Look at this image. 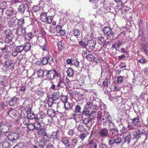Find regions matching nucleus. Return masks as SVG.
Returning a JSON list of instances; mask_svg holds the SVG:
<instances>
[{
	"label": "nucleus",
	"instance_id": "bf43d9fd",
	"mask_svg": "<svg viewBox=\"0 0 148 148\" xmlns=\"http://www.w3.org/2000/svg\"><path fill=\"white\" fill-rule=\"evenodd\" d=\"M104 41V38L103 36H101L98 38V42L99 44L101 45Z\"/></svg>",
	"mask_w": 148,
	"mask_h": 148
},
{
	"label": "nucleus",
	"instance_id": "9d476101",
	"mask_svg": "<svg viewBox=\"0 0 148 148\" xmlns=\"http://www.w3.org/2000/svg\"><path fill=\"white\" fill-rule=\"evenodd\" d=\"M60 97L61 100L57 104V107L58 108L60 107V104L62 105L63 103L67 101L68 97L67 96L61 95Z\"/></svg>",
	"mask_w": 148,
	"mask_h": 148
},
{
	"label": "nucleus",
	"instance_id": "f704fd0d",
	"mask_svg": "<svg viewBox=\"0 0 148 148\" xmlns=\"http://www.w3.org/2000/svg\"><path fill=\"white\" fill-rule=\"evenodd\" d=\"M69 138L66 136H64L62 138L61 142L65 145H67L69 142Z\"/></svg>",
	"mask_w": 148,
	"mask_h": 148
},
{
	"label": "nucleus",
	"instance_id": "f03ea898",
	"mask_svg": "<svg viewBox=\"0 0 148 148\" xmlns=\"http://www.w3.org/2000/svg\"><path fill=\"white\" fill-rule=\"evenodd\" d=\"M12 130V125L7 123L0 124V131L5 134L10 132Z\"/></svg>",
	"mask_w": 148,
	"mask_h": 148
},
{
	"label": "nucleus",
	"instance_id": "c9c22d12",
	"mask_svg": "<svg viewBox=\"0 0 148 148\" xmlns=\"http://www.w3.org/2000/svg\"><path fill=\"white\" fill-rule=\"evenodd\" d=\"M143 133L140 130H139L137 131H135L133 133V136L136 138L140 135Z\"/></svg>",
	"mask_w": 148,
	"mask_h": 148
},
{
	"label": "nucleus",
	"instance_id": "4d7b16f0",
	"mask_svg": "<svg viewBox=\"0 0 148 148\" xmlns=\"http://www.w3.org/2000/svg\"><path fill=\"white\" fill-rule=\"evenodd\" d=\"M87 136V134L85 133H82L80 134L79 137V139H81L82 140H83Z\"/></svg>",
	"mask_w": 148,
	"mask_h": 148
},
{
	"label": "nucleus",
	"instance_id": "ddd939ff",
	"mask_svg": "<svg viewBox=\"0 0 148 148\" xmlns=\"http://www.w3.org/2000/svg\"><path fill=\"white\" fill-rule=\"evenodd\" d=\"M77 143V141L75 139H73L67 144L66 148H74Z\"/></svg>",
	"mask_w": 148,
	"mask_h": 148
},
{
	"label": "nucleus",
	"instance_id": "864d4df0",
	"mask_svg": "<svg viewBox=\"0 0 148 148\" xmlns=\"http://www.w3.org/2000/svg\"><path fill=\"white\" fill-rule=\"evenodd\" d=\"M64 81L61 79H60L57 85V88H59V87L60 88V87H63L64 86Z\"/></svg>",
	"mask_w": 148,
	"mask_h": 148
},
{
	"label": "nucleus",
	"instance_id": "603ef678",
	"mask_svg": "<svg viewBox=\"0 0 148 148\" xmlns=\"http://www.w3.org/2000/svg\"><path fill=\"white\" fill-rule=\"evenodd\" d=\"M131 135L130 134L127 135L125 138V142H127L129 144L131 140Z\"/></svg>",
	"mask_w": 148,
	"mask_h": 148
},
{
	"label": "nucleus",
	"instance_id": "bb28decb",
	"mask_svg": "<svg viewBox=\"0 0 148 148\" xmlns=\"http://www.w3.org/2000/svg\"><path fill=\"white\" fill-rule=\"evenodd\" d=\"M31 48V44L30 42H27L25 43V44L23 46L24 50L26 52L29 51Z\"/></svg>",
	"mask_w": 148,
	"mask_h": 148
},
{
	"label": "nucleus",
	"instance_id": "c03bdc74",
	"mask_svg": "<svg viewBox=\"0 0 148 148\" xmlns=\"http://www.w3.org/2000/svg\"><path fill=\"white\" fill-rule=\"evenodd\" d=\"M140 45L143 50V52L146 54H147V46L144 44L142 43L140 44Z\"/></svg>",
	"mask_w": 148,
	"mask_h": 148
},
{
	"label": "nucleus",
	"instance_id": "0eeeda50",
	"mask_svg": "<svg viewBox=\"0 0 148 148\" xmlns=\"http://www.w3.org/2000/svg\"><path fill=\"white\" fill-rule=\"evenodd\" d=\"M122 139L121 138L118 137L116 138L111 137L109 140L108 144L110 145H112L115 144L118 145L121 142Z\"/></svg>",
	"mask_w": 148,
	"mask_h": 148
},
{
	"label": "nucleus",
	"instance_id": "f8f14e48",
	"mask_svg": "<svg viewBox=\"0 0 148 148\" xmlns=\"http://www.w3.org/2000/svg\"><path fill=\"white\" fill-rule=\"evenodd\" d=\"M8 114L12 117L14 116L16 117L19 115L18 111L16 108L12 109L10 110Z\"/></svg>",
	"mask_w": 148,
	"mask_h": 148
},
{
	"label": "nucleus",
	"instance_id": "8fccbe9b",
	"mask_svg": "<svg viewBox=\"0 0 148 148\" xmlns=\"http://www.w3.org/2000/svg\"><path fill=\"white\" fill-rule=\"evenodd\" d=\"M73 34L75 36L77 37L80 35V32L79 29H75L73 31Z\"/></svg>",
	"mask_w": 148,
	"mask_h": 148
},
{
	"label": "nucleus",
	"instance_id": "09e8293b",
	"mask_svg": "<svg viewBox=\"0 0 148 148\" xmlns=\"http://www.w3.org/2000/svg\"><path fill=\"white\" fill-rule=\"evenodd\" d=\"M97 112L95 111H92L90 114L89 118L91 119V120L93 119L95 117V116L96 115Z\"/></svg>",
	"mask_w": 148,
	"mask_h": 148
},
{
	"label": "nucleus",
	"instance_id": "cd10ccee",
	"mask_svg": "<svg viewBox=\"0 0 148 148\" xmlns=\"http://www.w3.org/2000/svg\"><path fill=\"white\" fill-rule=\"evenodd\" d=\"M25 32V29L20 27L16 30V33L19 36L23 35Z\"/></svg>",
	"mask_w": 148,
	"mask_h": 148
},
{
	"label": "nucleus",
	"instance_id": "e2e57ef3",
	"mask_svg": "<svg viewBox=\"0 0 148 148\" xmlns=\"http://www.w3.org/2000/svg\"><path fill=\"white\" fill-rule=\"evenodd\" d=\"M147 62V60L145 58H143V57L141 59L139 60L138 61V62L140 63L143 64L146 63Z\"/></svg>",
	"mask_w": 148,
	"mask_h": 148
},
{
	"label": "nucleus",
	"instance_id": "473e14b6",
	"mask_svg": "<svg viewBox=\"0 0 148 148\" xmlns=\"http://www.w3.org/2000/svg\"><path fill=\"white\" fill-rule=\"evenodd\" d=\"M25 37L26 40L29 41H30L32 38L33 37H34V36L32 34V32H29L25 34Z\"/></svg>",
	"mask_w": 148,
	"mask_h": 148
},
{
	"label": "nucleus",
	"instance_id": "2f4dec72",
	"mask_svg": "<svg viewBox=\"0 0 148 148\" xmlns=\"http://www.w3.org/2000/svg\"><path fill=\"white\" fill-rule=\"evenodd\" d=\"M34 130H38L43 126L41 125V123L38 122L36 121L34 123Z\"/></svg>",
	"mask_w": 148,
	"mask_h": 148
},
{
	"label": "nucleus",
	"instance_id": "39448f33",
	"mask_svg": "<svg viewBox=\"0 0 148 148\" xmlns=\"http://www.w3.org/2000/svg\"><path fill=\"white\" fill-rule=\"evenodd\" d=\"M81 108L80 106L77 105L76 106L74 110L75 114L73 115L74 116V118L76 121L78 122L81 120V118L78 117L80 116L78 114H80L81 113Z\"/></svg>",
	"mask_w": 148,
	"mask_h": 148
},
{
	"label": "nucleus",
	"instance_id": "e433bc0d",
	"mask_svg": "<svg viewBox=\"0 0 148 148\" xmlns=\"http://www.w3.org/2000/svg\"><path fill=\"white\" fill-rule=\"evenodd\" d=\"M63 104H64L65 109L66 110H68L70 109H72V107L71 106L70 103L68 102H66L63 103Z\"/></svg>",
	"mask_w": 148,
	"mask_h": 148
},
{
	"label": "nucleus",
	"instance_id": "c756f323",
	"mask_svg": "<svg viewBox=\"0 0 148 148\" xmlns=\"http://www.w3.org/2000/svg\"><path fill=\"white\" fill-rule=\"evenodd\" d=\"M47 113L48 115L51 118H53L56 116V112L55 111L52 109H49L47 111Z\"/></svg>",
	"mask_w": 148,
	"mask_h": 148
},
{
	"label": "nucleus",
	"instance_id": "79ce46f5",
	"mask_svg": "<svg viewBox=\"0 0 148 148\" xmlns=\"http://www.w3.org/2000/svg\"><path fill=\"white\" fill-rule=\"evenodd\" d=\"M36 93L38 96L42 97L43 96L44 92L41 89H39L36 91Z\"/></svg>",
	"mask_w": 148,
	"mask_h": 148
},
{
	"label": "nucleus",
	"instance_id": "4c0bfd02",
	"mask_svg": "<svg viewBox=\"0 0 148 148\" xmlns=\"http://www.w3.org/2000/svg\"><path fill=\"white\" fill-rule=\"evenodd\" d=\"M86 129L84 128V126L79 124L78 126L77 131L80 132H84L85 130Z\"/></svg>",
	"mask_w": 148,
	"mask_h": 148
},
{
	"label": "nucleus",
	"instance_id": "2eb2a0df",
	"mask_svg": "<svg viewBox=\"0 0 148 148\" xmlns=\"http://www.w3.org/2000/svg\"><path fill=\"white\" fill-rule=\"evenodd\" d=\"M96 44V42L92 40H88L87 44L89 49H93Z\"/></svg>",
	"mask_w": 148,
	"mask_h": 148
},
{
	"label": "nucleus",
	"instance_id": "37998d69",
	"mask_svg": "<svg viewBox=\"0 0 148 148\" xmlns=\"http://www.w3.org/2000/svg\"><path fill=\"white\" fill-rule=\"evenodd\" d=\"M15 50L18 53H21L23 50H24L23 46L21 45L17 46L15 48Z\"/></svg>",
	"mask_w": 148,
	"mask_h": 148
},
{
	"label": "nucleus",
	"instance_id": "5fc2aeb1",
	"mask_svg": "<svg viewBox=\"0 0 148 148\" xmlns=\"http://www.w3.org/2000/svg\"><path fill=\"white\" fill-rule=\"evenodd\" d=\"M6 136L3 133L0 132V140L1 141H3L6 139Z\"/></svg>",
	"mask_w": 148,
	"mask_h": 148
},
{
	"label": "nucleus",
	"instance_id": "a878e982",
	"mask_svg": "<svg viewBox=\"0 0 148 148\" xmlns=\"http://www.w3.org/2000/svg\"><path fill=\"white\" fill-rule=\"evenodd\" d=\"M19 99L16 96L12 97L9 102V104L10 106H13L14 105Z\"/></svg>",
	"mask_w": 148,
	"mask_h": 148
},
{
	"label": "nucleus",
	"instance_id": "412c9836",
	"mask_svg": "<svg viewBox=\"0 0 148 148\" xmlns=\"http://www.w3.org/2000/svg\"><path fill=\"white\" fill-rule=\"evenodd\" d=\"M26 7L24 4H21L18 8V11L20 14H22L26 10Z\"/></svg>",
	"mask_w": 148,
	"mask_h": 148
},
{
	"label": "nucleus",
	"instance_id": "4468645a",
	"mask_svg": "<svg viewBox=\"0 0 148 148\" xmlns=\"http://www.w3.org/2000/svg\"><path fill=\"white\" fill-rule=\"evenodd\" d=\"M95 54L94 52L88 51V53L87 55V56H86L87 60L90 62L92 61L94 56H95Z\"/></svg>",
	"mask_w": 148,
	"mask_h": 148
},
{
	"label": "nucleus",
	"instance_id": "4be33fe9",
	"mask_svg": "<svg viewBox=\"0 0 148 148\" xmlns=\"http://www.w3.org/2000/svg\"><path fill=\"white\" fill-rule=\"evenodd\" d=\"M8 80L7 77L4 76L0 81V85L3 86L4 85L6 86L8 84Z\"/></svg>",
	"mask_w": 148,
	"mask_h": 148
},
{
	"label": "nucleus",
	"instance_id": "6e6d98bb",
	"mask_svg": "<svg viewBox=\"0 0 148 148\" xmlns=\"http://www.w3.org/2000/svg\"><path fill=\"white\" fill-rule=\"evenodd\" d=\"M45 120L47 122V125H48L51 124L52 121V118H49L48 116L45 117Z\"/></svg>",
	"mask_w": 148,
	"mask_h": 148
},
{
	"label": "nucleus",
	"instance_id": "7c9ffc66",
	"mask_svg": "<svg viewBox=\"0 0 148 148\" xmlns=\"http://www.w3.org/2000/svg\"><path fill=\"white\" fill-rule=\"evenodd\" d=\"M52 97L51 98L53 101H55L58 99L60 97V93L58 91L55 92L52 94Z\"/></svg>",
	"mask_w": 148,
	"mask_h": 148
},
{
	"label": "nucleus",
	"instance_id": "c85d7f7f",
	"mask_svg": "<svg viewBox=\"0 0 148 148\" xmlns=\"http://www.w3.org/2000/svg\"><path fill=\"white\" fill-rule=\"evenodd\" d=\"M53 60L52 58L51 57H48V58L46 57H43L41 60V62L43 65L47 64L48 62V60Z\"/></svg>",
	"mask_w": 148,
	"mask_h": 148
},
{
	"label": "nucleus",
	"instance_id": "9b49d317",
	"mask_svg": "<svg viewBox=\"0 0 148 148\" xmlns=\"http://www.w3.org/2000/svg\"><path fill=\"white\" fill-rule=\"evenodd\" d=\"M14 64L11 60H8L5 62V65L8 67V69H11L12 68H14Z\"/></svg>",
	"mask_w": 148,
	"mask_h": 148
},
{
	"label": "nucleus",
	"instance_id": "680f3d73",
	"mask_svg": "<svg viewBox=\"0 0 148 148\" xmlns=\"http://www.w3.org/2000/svg\"><path fill=\"white\" fill-rule=\"evenodd\" d=\"M24 23V19L23 18H21L19 19L18 21V23L19 25L22 26Z\"/></svg>",
	"mask_w": 148,
	"mask_h": 148
},
{
	"label": "nucleus",
	"instance_id": "7ed1b4c3",
	"mask_svg": "<svg viewBox=\"0 0 148 148\" xmlns=\"http://www.w3.org/2000/svg\"><path fill=\"white\" fill-rule=\"evenodd\" d=\"M40 19L43 22H47L49 24H51L52 22L53 17L51 16H47L46 13H42L40 16Z\"/></svg>",
	"mask_w": 148,
	"mask_h": 148
},
{
	"label": "nucleus",
	"instance_id": "0e129e2a",
	"mask_svg": "<svg viewBox=\"0 0 148 148\" xmlns=\"http://www.w3.org/2000/svg\"><path fill=\"white\" fill-rule=\"evenodd\" d=\"M27 127L28 129L29 130H34V123H29L27 125Z\"/></svg>",
	"mask_w": 148,
	"mask_h": 148
},
{
	"label": "nucleus",
	"instance_id": "13d9d810",
	"mask_svg": "<svg viewBox=\"0 0 148 148\" xmlns=\"http://www.w3.org/2000/svg\"><path fill=\"white\" fill-rule=\"evenodd\" d=\"M22 118V120L23 124L25 125H27L29 123V120L27 118H26L25 117H23Z\"/></svg>",
	"mask_w": 148,
	"mask_h": 148
},
{
	"label": "nucleus",
	"instance_id": "6ab92c4d",
	"mask_svg": "<svg viewBox=\"0 0 148 148\" xmlns=\"http://www.w3.org/2000/svg\"><path fill=\"white\" fill-rule=\"evenodd\" d=\"M57 45L58 49L60 51L63 50L65 47V44L62 41H59L57 43Z\"/></svg>",
	"mask_w": 148,
	"mask_h": 148
},
{
	"label": "nucleus",
	"instance_id": "f3484780",
	"mask_svg": "<svg viewBox=\"0 0 148 148\" xmlns=\"http://www.w3.org/2000/svg\"><path fill=\"white\" fill-rule=\"evenodd\" d=\"M99 135L101 137L107 136L108 134V131L107 129L105 128L102 129L99 132Z\"/></svg>",
	"mask_w": 148,
	"mask_h": 148
},
{
	"label": "nucleus",
	"instance_id": "774afa93",
	"mask_svg": "<svg viewBox=\"0 0 148 148\" xmlns=\"http://www.w3.org/2000/svg\"><path fill=\"white\" fill-rule=\"evenodd\" d=\"M108 79L107 78H106L103 82L102 84L104 87H107L108 86Z\"/></svg>",
	"mask_w": 148,
	"mask_h": 148
},
{
	"label": "nucleus",
	"instance_id": "1a4fd4ad",
	"mask_svg": "<svg viewBox=\"0 0 148 148\" xmlns=\"http://www.w3.org/2000/svg\"><path fill=\"white\" fill-rule=\"evenodd\" d=\"M14 12V9L12 8L8 10L5 12L7 18L10 19L13 18L15 16V13Z\"/></svg>",
	"mask_w": 148,
	"mask_h": 148
},
{
	"label": "nucleus",
	"instance_id": "3c124183",
	"mask_svg": "<svg viewBox=\"0 0 148 148\" xmlns=\"http://www.w3.org/2000/svg\"><path fill=\"white\" fill-rule=\"evenodd\" d=\"M35 115L34 114L30 112L27 114V117L28 119H33L34 118Z\"/></svg>",
	"mask_w": 148,
	"mask_h": 148
},
{
	"label": "nucleus",
	"instance_id": "58836bf2",
	"mask_svg": "<svg viewBox=\"0 0 148 148\" xmlns=\"http://www.w3.org/2000/svg\"><path fill=\"white\" fill-rule=\"evenodd\" d=\"M67 75L69 77L72 76L73 74V69L71 68H69L67 71Z\"/></svg>",
	"mask_w": 148,
	"mask_h": 148
},
{
	"label": "nucleus",
	"instance_id": "de8ad7c7",
	"mask_svg": "<svg viewBox=\"0 0 148 148\" xmlns=\"http://www.w3.org/2000/svg\"><path fill=\"white\" fill-rule=\"evenodd\" d=\"M91 120L89 118H84L82 121L83 123L85 125H86L88 124Z\"/></svg>",
	"mask_w": 148,
	"mask_h": 148
},
{
	"label": "nucleus",
	"instance_id": "20e7f679",
	"mask_svg": "<svg viewBox=\"0 0 148 148\" xmlns=\"http://www.w3.org/2000/svg\"><path fill=\"white\" fill-rule=\"evenodd\" d=\"M47 72L46 76L47 78L50 80L53 79L56 77H58L59 76V74L55 70L47 71Z\"/></svg>",
	"mask_w": 148,
	"mask_h": 148
},
{
	"label": "nucleus",
	"instance_id": "a211bd4d",
	"mask_svg": "<svg viewBox=\"0 0 148 148\" xmlns=\"http://www.w3.org/2000/svg\"><path fill=\"white\" fill-rule=\"evenodd\" d=\"M98 143L97 141H96L95 140H92L89 141L88 144L90 145V148L92 147V148H97V143Z\"/></svg>",
	"mask_w": 148,
	"mask_h": 148
},
{
	"label": "nucleus",
	"instance_id": "423d86ee",
	"mask_svg": "<svg viewBox=\"0 0 148 148\" xmlns=\"http://www.w3.org/2000/svg\"><path fill=\"white\" fill-rule=\"evenodd\" d=\"M103 31L104 34L108 35L110 39H114L113 33L112 32V29L109 27H105L103 28Z\"/></svg>",
	"mask_w": 148,
	"mask_h": 148
},
{
	"label": "nucleus",
	"instance_id": "a19ab883",
	"mask_svg": "<svg viewBox=\"0 0 148 148\" xmlns=\"http://www.w3.org/2000/svg\"><path fill=\"white\" fill-rule=\"evenodd\" d=\"M53 100L51 97H49L47 101V103L49 107H52L53 104Z\"/></svg>",
	"mask_w": 148,
	"mask_h": 148
},
{
	"label": "nucleus",
	"instance_id": "b1692460",
	"mask_svg": "<svg viewBox=\"0 0 148 148\" xmlns=\"http://www.w3.org/2000/svg\"><path fill=\"white\" fill-rule=\"evenodd\" d=\"M45 128L44 127H43L42 128L39 130L37 132V133L40 136L42 137L44 135L46 134L47 133V132L46 131Z\"/></svg>",
	"mask_w": 148,
	"mask_h": 148
},
{
	"label": "nucleus",
	"instance_id": "dca6fc26",
	"mask_svg": "<svg viewBox=\"0 0 148 148\" xmlns=\"http://www.w3.org/2000/svg\"><path fill=\"white\" fill-rule=\"evenodd\" d=\"M140 121L139 118L138 116L131 119V124L132 126L137 125Z\"/></svg>",
	"mask_w": 148,
	"mask_h": 148
},
{
	"label": "nucleus",
	"instance_id": "72a5a7b5",
	"mask_svg": "<svg viewBox=\"0 0 148 148\" xmlns=\"http://www.w3.org/2000/svg\"><path fill=\"white\" fill-rule=\"evenodd\" d=\"M8 7L7 2L6 1H2L0 3V8L5 10Z\"/></svg>",
	"mask_w": 148,
	"mask_h": 148
},
{
	"label": "nucleus",
	"instance_id": "aec40b11",
	"mask_svg": "<svg viewBox=\"0 0 148 148\" xmlns=\"http://www.w3.org/2000/svg\"><path fill=\"white\" fill-rule=\"evenodd\" d=\"M110 133L113 137L117 136L119 134L118 130L116 128H112L110 130Z\"/></svg>",
	"mask_w": 148,
	"mask_h": 148
},
{
	"label": "nucleus",
	"instance_id": "69168bd1",
	"mask_svg": "<svg viewBox=\"0 0 148 148\" xmlns=\"http://www.w3.org/2000/svg\"><path fill=\"white\" fill-rule=\"evenodd\" d=\"M95 3H98V4H99V6L100 7L103 6L104 4V2L102 0H96L95 1Z\"/></svg>",
	"mask_w": 148,
	"mask_h": 148
},
{
	"label": "nucleus",
	"instance_id": "a18cd8bd",
	"mask_svg": "<svg viewBox=\"0 0 148 148\" xmlns=\"http://www.w3.org/2000/svg\"><path fill=\"white\" fill-rule=\"evenodd\" d=\"M10 144L7 141L3 142L2 144L3 148H10Z\"/></svg>",
	"mask_w": 148,
	"mask_h": 148
},
{
	"label": "nucleus",
	"instance_id": "f257e3e1",
	"mask_svg": "<svg viewBox=\"0 0 148 148\" xmlns=\"http://www.w3.org/2000/svg\"><path fill=\"white\" fill-rule=\"evenodd\" d=\"M6 36L5 39V42L8 44L12 41L13 38L12 31L10 29H7L5 31Z\"/></svg>",
	"mask_w": 148,
	"mask_h": 148
},
{
	"label": "nucleus",
	"instance_id": "ea45409f",
	"mask_svg": "<svg viewBox=\"0 0 148 148\" xmlns=\"http://www.w3.org/2000/svg\"><path fill=\"white\" fill-rule=\"evenodd\" d=\"M125 77L124 76H119L117 78V82L119 84H121L124 81V78Z\"/></svg>",
	"mask_w": 148,
	"mask_h": 148
},
{
	"label": "nucleus",
	"instance_id": "6e6552de",
	"mask_svg": "<svg viewBox=\"0 0 148 148\" xmlns=\"http://www.w3.org/2000/svg\"><path fill=\"white\" fill-rule=\"evenodd\" d=\"M19 135L17 133L12 132L8 135V137L9 140L11 141H13L18 139L19 138Z\"/></svg>",
	"mask_w": 148,
	"mask_h": 148
},
{
	"label": "nucleus",
	"instance_id": "052dcab7",
	"mask_svg": "<svg viewBox=\"0 0 148 148\" xmlns=\"http://www.w3.org/2000/svg\"><path fill=\"white\" fill-rule=\"evenodd\" d=\"M22 14H23V16L25 17H29L30 16V13L29 10L27 9Z\"/></svg>",
	"mask_w": 148,
	"mask_h": 148
},
{
	"label": "nucleus",
	"instance_id": "393cba45",
	"mask_svg": "<svg viewBox=\"0 0 148 148\" xmlns=\"http://www.w3.org/2000/svg\"><path fill=\"white\" fill-rule=\"evenodd\" d=\"M116 8L118 10H121L123 13L124 11L125 13L129 11L130 9L129 8L125 6H123L122 8H119V5H117Z\"/></svg>",
	"mask_w": 148,
	"mask_h": 148
},
{
	"label": "nucleus",
	"instance_id": "49530a36",
	"mask_svg": "<svg viewBox=\"0 0 148 148\" xmlns=\"http://www.w3.org/2000/svg\"><path fill=\"white\" fill-rule=\"evenodd\" d=\"M43 71L42 70H38L37 72L38 78H41L43 76Z\"/></svg>",
	"mask_w": 148,
	"mask_h": 148
},
{
	"label": "nucleus",
	"instance_id": "5701e85b",
	"mask_svg": "<svg viewBox=\"0 0 148 148\" xmlns=\"http://www.w3.org/2000/svg\"><path fill=\"white\" fill-rule=\"evenodd\" d=\"M104 115L103 116V117L106 118L107 122L111 123H112V118L110 116L109 114V112L108 111H105L104 112Z\"/></svg>",
	"mask_w": 148,
	"mask_h": 148
},
{
	"label": "nucleus",
	"instance_id": "338daca9",
	"mask_svg": "<svg viewBox=\"0 0 148 148\" xmlns=\"http://www.w3.org/2000/svg\"><path fill=\"white\" fill-rule=\"evenodd\" d=\"M62 29V27L60 25H57L55 28V31L56 33H59L60 30Z\"/></svg>",
	"mask_w": 148,
	"mask_h": 148
}]
</instances>
